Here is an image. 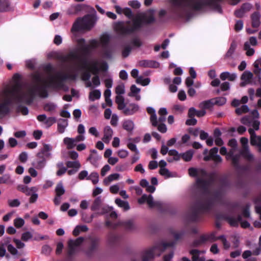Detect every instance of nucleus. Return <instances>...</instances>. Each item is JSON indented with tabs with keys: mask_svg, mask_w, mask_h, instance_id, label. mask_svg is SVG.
I'll return each instance as SVG.
<instances>
[{
	"mask_svg": "<svg viewBox=\"0 0 261 261\" xmlns=\"http://www.w3.org/2000/svg\"><path fill=\"white\" fill-rule=\"evenodd\" d=\"M38 191V188L36 187H32L31 191L30 192V197L29 198V202L30 203H34L36 202L38 198V194L37 192Z\"/></svg>",
	"mask_w": 261,
	"mask_h": 261,
	"instance_id": "30",
	"label": "nucleus"
},
{
	"mask_svg": "<svg viewBox=\"0 0 261 261\" xmlns=\"http://www.w3.org/2000/svg\"><path fill=\"white\" fill-rule=\"evenodd\" d=\"M20 201L18 199H9L8 204L11 207H17L20 205Z\"/></svg>",
	"mask_w": 261,
	"mask_h": 261,
	"instance_id": "60",
	"label": "nucleus"
},
{
	"mask_svg": "<svg viewBox=\"0 0 261 261\" xmlns=\"http://www.w3.org/2000/svg\"><path fill=\"white\" fill-rule=\"evenodd\" d=\"M86 7L89 8L90 9L92 12H93L94 13H96V11L93 7L87 6L84 4H78V5H76L74 7V10L76 12H78L82 11Z\"/></svg>",
	"mask_w": 261,
	"mask_h": 261,
	"instance_id": "61",
	"label": "nucleus"
},
{
	"mask_svg": "<svg viewBox=\"0 0 261 261\" xmlns=\"http://www.w3.org/2000/svg\"><path fill=\"white\" fill-rule=\"evenodd\" d=\"M17 190L25 194L26 195H30L31 187L29 188L24 185L19 184L17 186Z\"/></svg>",
	"mask_w": 261,
	"mask_h": 261,
	"instance_id": "46",
	"label": "nucleus"
},
{
	"mask_svg": "<svg viewBox=\"0 0 261 261\" xmlns=\"http://www.w3.org/2000/svg\"><path fill=\"white\" fill-rule=\"evenodd\" d=\"M37 119L44 125L46 127H50L56 121L55 117L50 116V115H38Z\"/></svg>",
	"mask_w": 261,
	"mask_h": 261,
	"instance_id": "15",
	"label": "nucleus"
},
{
	"mask_svg": "<svg viewBox=\"0 0 261 261\" xmlns=\"http://www.w3.org/2000/svg\"><path fill=\"white\" fill-rule=\"evenodd\" d=\"M115 203L118 206L122 208L124 211H127L130 208L128 202L122 200L120 198H116L115 199Z\"/></svg>",
	"mask_w": 261,
	"mask_h": 261,
	"instance_id": "35",
	"label": "nucleus"
},
{
	"mask_svg": "<svg viewBox=\"0 0 261 261\" xmlns=\"http://www.w3.org/2000/svg\"><path fill=\"white\" fill-rule=\"evenodd\" d=\"M146 202L150 208L157 207L160 209L163 207V203L161 201H154L153 197L151 195H147L143 194L142 197L138 199L139 204H143Z\"/></svg>",
	"mask_w": 261,
	"mask_h": 261,
	"instance_id": "11",
	"label": "nucleus"
},
{
	"mask_svg": "<svg viewBox=\"0 0 261 261\" xmlns=\"http://www.w3.org/2000/svg\"><path fill=\"white\" fill-rule=\"evenodd\" d=\"M21 86L19 83H16L11 89L5 91V99L3 102L9 108L13 102H19L22 100L21 94Z\"/></svg>",
	"mask_w": 261,
	"mask_h": 261,
	"instance_id": "7",
	"label": "nucleus"
},
{
	"mask_svg": "<svg viewBox=\"0 0 261 261\" xmlns=\"http://www.w3.org/2000/svg\"><path fill=\"white\" fill-rule=\"evenodd\" d=\"M240 141L242 145V149L240 150L241 154L248 161L251 162L253 161L254 156L250 152L248 145V139L245 137H242L241 138Z\"/></svg>",
	"mask_w": 261,
	"mask_h": 261,
	"instance_id": "13",
	"label": "nucleus"
},
{
	"mask_svg": "<svg viewBox=\"0 0 261 261\" xmlns=\"http://www.w3.org/2000/svg\"><path fill=\"white\" fill-rule=\"evenodd\" d=\"M119 176L120 174L118 173L111 174L103 180V183L108 185L112 181L118 179Z\"/></svg>",
	"mask_w": 261,
	"mask_h": 261,
	"instance_id": "41",
	"label": "nucleus"
},
{
	"mask_svg": "<svg viewBox=\"0 0 261 261\" xmlns=\"http://www.w3.org/2000/svg\"><path fill=\"white\" fill-rule=\"evenodd\" d=\"M236 48V44H235V43H234V42L231 43L229 49L228 50V51H227V53L225 55V57L226 58L230 57L231 56V55L233 54Z\"/></svg>",
	"mask_w": 261,
	"mask_h": 261,
	"instance_id": "64",
	"label": "nucleus"
},
{
	"mask_svg": "<svg viewBox=\"0 0 261 261\" xmlns=\"http://www.w3.org/2000/svg\"><path fill=\"white\" fill-rule=\"evenodd\" d=\"M46 164V159L43 156H37L36 159L32 163L34 167L38 170L43 169Z\"/></svg>",
	"mask_w": 261,
	"mask_h": 261,
	"instance_id": "19",
	"label": "nucleus"
},
{
	"mask_svg": "<svg viewBox=\"0 0 261 261\" xmlns=\"http://www.w3.org/2000/svg\"><path fill=\"white\" fill-rule=\"evenodd\" d=\"M193 154L194 151L192 149H190L184 153H180V158L186 162H189L192 159Z\"/></svg>",
	"mask_w": 261,
	"mask_h": 261,
	"instance_id": "40",
	"label": "nucleus"
},
{
	"mask_svg": "<svg viewBox=\"0 0 261 261\" xmlns=\"http://www.w3.org/2000/svg\"><path fill=\"white\" fill-rule=\"evenodd\" d=\"M85 240L84 237H79L75 240L71 239L68 242V255L71 257L78 251L79 247L83 243Z\"/></svg>",
	"mask_w": 261,
	"mask_h": 261,
	"instance_id": "12",
	"label": "nucleus"
},
{
	"mask_svg": "<svg viewBox=\"0 0 261 261\" xmlns=\"http://www.w3.org/2000/svg\"><path fill=\"white\" fill-rule=\"evenodd\" d=\"M101 159V156L99 155L98 154H90L88 158V161H89L92 165H93L95 167H97L98 166V161Z\"/></svg>",
	"mask_w": 261,
	"mask_h": 261,
	"instance_id": "34",
	"label": "nucleus"
},
{
	"mask_svg": "<svg viewBox=\"0 0 261 261\" xmlns=\"http://www.w3.org/2000/svg\"><path fill=\"white\" fill-rule=\"evenodd\" d=\"M98 62L97 61L93 62L90 67L89 68V71L91 72L94 75H98L100 69L98 67Z\"/></svg>",
	"mask_w": 261,
	"mask_h": 261,
	"instance_id": "43",
	"label": "nucleus"
},
{
	"mask_svg": "<svg viewBox=\"0 0 261 261\" xmlns=\"http://www.w3.org/2000/svg\"><path fill=\"white\" fill-rule=\"evenodd\" d=\"M206 242L205 237L204 235L201 236L198 239H196L193 243V246L197 247L200 246Z\"/></svg>",
	"mask_w": 261,
	"mask_h": 261,
	"instance_id": "57",
	"label": "nucleus"
},
{
	"mask_svg": "<svg viewBox=\"0 0 261 261\" xmlns=\"http://www.w3.org/2000/svg\"><path fill=\"white\" fill-rule=\"evenodd\" d=\"M205 251H199L197 249H192L190 253L192 256L193 261H204V258L203 256H200V253H204Z\"/></svg>",
	"mask_w": 261,
	"mask_h": 261,
	"instance_id": "27",
	"label": "nucleus"
},
{
	"mask_svg": "<svg viewBox=\"0 0 261 261\" xmlns=\"http://www.w3.org/2000/svg\"><path fill=\"white\" fill-rule=\"evenodd\" d=\"M110 40V36L108 34H104L100 37V41L103 48L107 47Z\"/></svg>",
	"mask_w": 261,
	"mask_h": 261,
	"instance_id": "58",
	"label": "nucleus"
},
{
	"mask_svg": "<svg viewBox=\"0 0 261 261\" xmlns=\"http://www.w3.org/2000/svg\"><path fill=\"white\" fill-rule=\"evenodd\" d=\"M103 200L101 196L97 197L94 200L92 205L91 206L92 211H97L100 209L102 206Z\"/></svg>",
	"mask_w": 261,
	"mask_h": 261,
	"instance_id": "33",
	"label": "nucleus"
},
{
	"mask_svg": "<svg viewBox=\"0 0 261 261\" xmlns=\"http://www.w3.org/2000/svg\"><path fill=\"white\" fill-rule=\"evenodd\" d=\"M166 115H160L159 118L157 117V115H151L150 121L153 126H156L158 124H163L166 119Z\"/></svg>",
	"mask_w": 261,
	"mask_h": 261,
	"instance_id": "26",
	"label": "nucleus"
},
{
	"mask_svg": "<svg viewBox=\"0 0 261 261\" xmlns=\"http://www.w3.org/2000/svg\"><path fill=\"white\" fill-rule=\"evenodd\" d=\"M115 102L118 105L119 110H124L126 107L124 102V98L121 95H117L115 98Z\"/></svg>",
	"mask_w": 261,
	"mask_h": 261,
	"instance_id": "36",
	"label": "nucleus"
},
{
	"mask_svg": "<svg viewBox=\"0 0 261 261\" xmlns=\"http://www.w3.org/2000/svg\"><path fill=\"white\" fill-rule=\"evenodd\" d=\"M63 142L68 149H72L76 145L73 138L66 137L64 139Z\"/></svg>",
	"mask_w": 261,
	"mask_h": 261,
	"instance_id": "42",
	"label": "nucleus"
},
{
	"mask_svg": "<svg viewBox=\"0 0 261 261\" xmlns=\"http://www.w3.org/2000/svg\"><path fill=\"white\" fill-rule=\"evenodd\" d=\"M76 78V75L75 74H63L58 72L56 76L50 77L48 86H61L62 82L66 80H75Z\"/></svg>",
	"mask_w": 261,
	"mask_h": 261,
	"instance_id": "9",
	"label": "nucleus"
},
{
	"mask_svg": "<svg viewBox=\"0 0 261 261\" xmlns=\"http://www.w3.org/2000/svg\"><path fill=\"white\" fill-rule=\"evenodd\" d=\"M160 173L166 178L175 176V175H174L168 169L166 168H161L160 170Z\"/></svg>",
	"mask_w": 261,
	"mask_h": 261,
	"instance_id": "53",
	"label": "nucleus"
},
{
	"mask_svg": "<svg viewBox=\"0 0 261 261\" xmlns=\"http://www.w3.org/2000/svg\"><path fill=\"white\" fill-rule=\"evenodd\" d=\"M139 106L137 105L130 103L126 106L124 109V113L125 114L136 113L139 111Z\"/></svg>",
	"mask_w": 261,
	"mask_h": 261,
	"instance_id": "29",
	"label": "nucleus"
},
{
	"mask_svg": "<svg viewBox=\"0 0 261 261\" xmlns=\"http://www.w3.org/2000/svg\"><path fill=\"white\" fill-rule=\"evenodd\" d=\"M204 236L205 237L206 242H213L220 239V238H218V237L216 236L215 232L204 234Z\"/></svg>",
	"mask_w": 261,
	"mask_h": 261,
	"instance_id": "56",
	"label": "nucleus"
},
{
	"mask_svg": "<svg viewBox=\"0 0 261 261\" xmlns=\"http://www.w3.org/2000/svg\"><path fill=\"white\" fill-rule=\"evenodd\" d=\"M86 179L91 180L94 185L96 184L99 181V175L97 172H93L87 176Z\"/></svg>",
	"mask_w": 261,
	"mask_h": 261,
	"instance_id": "47",
	"label": "nucleus"
},
{
	"mask_svg": "<svg viewBox=\"0 0 261 261\" xmlns=\"http://www.w3.org/2000/svg\"><path fill=\"white\" fill-rule=\"evenodd\" d=\"M189 174L191 176L196 177V189L202 196L200 200L196 201L191 206L189 214L190 220L196 222L199 220L200 214L209 212L215 203L223 199L226 186L215 190L214 176L202 169L190 168Z\"/></svg>",
	"mask_w": 261,
	"mask_h": 261,
	"instance_id": "1",
	"label": "nucleus"
},
{
	"mask_svg": "<svg viewBox=\"0 0 261 261\" xmlns=\"http://www.w3.org/2000/svg\"><path fill=\"white\" fill-rule=\"evenodd\" d=\"M223 0H170L171 12L176 18L190 19L192 16L190 11L186 9L189 8L195 11H199L206 6H209L219 13H221L222 10L219 2Z\"/></svg>",
	"mask_w": 261,
	"mask_h": 261,
	"instance_id": "2",
	"label": "nucleus"
},
{
	"mask_svg": "<svg viewBox=\"0 0 261 261\" xmlns=\"http://www.w3.org/2000/svg\"><path fill=\"white\" fill-rule=\"evenodd\" d=\"M10 6L8 0H0V12L8 11Z\"/></svg>",
	"mask_w": 261,
	"mask_h": 261,
	"instance_id": "50",
	"label": "nucleus"
},
{
	"mask_svg": "<svg viewBox=\"0 0 261 261\" xmlns=\"http://www.w3.org/2000/svg\"><path fill=\"white\" fill-rule=\"evenodd\" d=\"M119 239V236L112 232L107 236V242L110 245H115L118 242Z\"/></svg>",
	"mask_w": 261,
	"mask_h": 261,
	"instance_id": "31",
	"label": "nucleus"
},
{
	"mask_svg": "<svg viewBox=\"0 0 261 261\" xmlns=\"http://www.w3.org/2000/svg\"><path fill=\"white\" fill-rule=\"evenodd\" d=\"M53 147L51 145L48 144H44L43 148L41 149L40 151L37 153V156H43L45 159L50 158L51 151Z\"/></svg>",
	"mask_w": 261,
	"mask_h": 261,
	"instance_id": "21",
	"label": "nucleus"
},
{
	"mask_svg": "<svg viewBox=\"0 0 261 261\" xmlns=\"http://www.w3.org/2000/svg\"><path fill=\"white\" fill-rule=\"evenodd\" d=\"M140 66L144 68H158L159 67V63L155 61L149 60H143L139 62Z\"/></svg>",
	"mask_w": 261,
	"mask_h": 261,
	"instance_id": "23",
	"label": "nucleus"
},
{
	"mask_svg": "<svg viewBox=\"0 0 261 261\" xmlns=\"http://www.w3.org/2000/svg\"><path fill=\"white\" fill-rule=\"evenodd\" d=\"M253 77V74L252 72L249 71H244L241 76V80L244 81L247 83H250L251 80Z\"/></svg>",
	"mask_w": 261,
	"mask_h": 261,
	"instance_id": "38",
	"label": "nucleus"
},
{
	"mask_svg": "<svg viewBox=\"0 0 261 261\" xmlns=\"http://www.w3.org/2000/svg\"><path fill=\"white\" fill-rule=\"evenodd\" d=\"M214 106L217 105L221 106L224 105L226 102V99L224 97H217L212 98Z\"/></svg>",
	"mask_w": 261,
	"mask_h": 261,
	"instance_id": "48",
	"label": "nucleus"
},
{
	"mask_svg": "<svg viewBox=\"0 0 261 261\" xmlns=\"http://www.w3.org/2000/svg\"><path fill=\"white\" fill-rule=\"evenodd\" d=\"M77 44L81 46V51L84 57L88 56L90 54V48L89 45H85V40L84 38L79 39L77 40Z\"/></svg>",
	"mask_w": 261,
	"mask_h": 261,
	"instance_id": "20",
	"label": "nucleus"
},
{
	"mask_svg": "<svg viewBox=\"0 0 261 261\" xmlns=\"http://www.w3.org/2000/svg\"><path fill=\"white\" fill-rule=\"evenodd\" d=\"M113 130L109 126H107L104 128V136L102 139L106 143H109L113 136Z\"/></svg>",
	"mask_w": 261,
	"mask_h": 261,
	"instance_id": "25",
	"label": "nucleus"
},
{
	"mask_svg": "<svg viewBox=\"0 0 261 261\" xmlns=\"http://www.w3.org/2000/svg\"><path fill=\"white\" fill-rule=\"evenodd\" d=\"M244 49L246 50V54L247 56H252L255 52L254 49L250 47V44L248 42L244 43Z\"/></svg>",
	"mask_w": 261,
	"mask_h": 261,
	"instance_id": "55",
	"label": "nucleus"
},
{
	"mask_svg": "<svg viewBox=\"0 0 261 261\" xmlns=\"http://www.w3.org/2000/svg\"><path fill=\"white\" fill-rule=\"evenodd\" d=\"M220 78L222 81L228 79L230 81H234L237 78V75L235 73H230L229 72L226 71L222 72L220 75Z\"/></svg>",
	"mask_w": 261,
	"mask_h": 261,
	"instance_id": "32",
	"label": "nucleus"
},
{
	"mask_svg": "<svg viewBox=\"0 0 261 261\" xmlns=\"http://www.w3.org/2000/svg\"><path fill=\"white\" fill-rule=\"evenodd\" d=\"M217 218L218 219L226 220L231 226H238L239 223L241 224V227L246 228L249 227L250 225L247 221H242L241 215H238L237 217L229 216L226 215H217Z\"/></svg>",
	"mask_w": 261,
	"mask_h": 261,
	"instance_id": "8",
	"label": "nucleus"
},
{
	"mask_svg": "<svg viewBox=\"0 0 261 261\" xmlns=\"http://www.w3.org/2000/svg\"><path fill=\"white\" fill-rule=\"evenodd\" d=\"M14 181L11 179V176L9 174H6L2 177H0V184H13Z\"/></svg>",
	"mask_w": 261,
	"mask_h": 261,
	"instance_id": "52",
	"label": "nucleus"
},
{
	"mask_svg": "<svg viewBox=\"0 0 261 261\" xmlns=\"http://www.w3.org/2000/svg\"><path fill=\"white\" fill-rule=\"evenodd\" d=\"M158 249V247H153L146 250L143 256V261H150L156 255V251Z\"/></svg>",
	"mask_w": 261,
	"mask_h": 261,
	"instance_id": "22",
	"label": "nucleus"
},
{
	"mask_svg": "<svg viewBox=\"0 0 261 261\" xmlns=\"http://www.w3.org/2000/svg\"><path fill=\"white\" fill-rule=\"evenodd\" d=\"M185 108L181 105H175L172 108V113H183L185 112Z\"/></svg>",
	"mask_w": 261,
	"mask_h": 261,
	"instance_id": "63",
	"label": "nucleus"
},
{
	"mask_svg": "<svg viewBox=\"0 0 261 261\" xmlns=\"http://www.w3.org/2000/svg\"><path fill=\"white\" fill-rule=\"evenodd\" d=\"M168 154L173 157V160L174 161H179L180 159V154L175 149L169 150Z\"/></svg>",
	"mask_w": 261,
	"mask_h": 261,
	"instance_id": "62",
	"label": "nucleus"
},
{
	"mask_svg": "<svg viewBox=\"0 0 261 261\" xmlns=\"http://www.w3.org/2000/svg\"><path fill=\"white\" fill-rule=\"evenodd\" d=\"M234 152L235 151H233L232 150H229L227 154V159H231L233 166L236 168L239 169L240 167L239 164L240 159V156L242 155L241 154L240 152L239 154H234Z\"/></svg>",
	"mask_w": 261,
	"mask_h": 261,
	"instance_id": "17",
	"label": "nucleus"
},
{
	"mask_svg": "<svg viewBox=\"0 0 261 261\" xmlns=\"http://www.w3.org/2000/svg\"><path fill=\"white\" fill-rule=\"evenodd\" d=\"M123 127L127 131H132L134 127V122L130 120H127L124 121Z\"/></svg>",
	"mask_w": 261,
	"mask_h": 261,
	"instance_id": "51",
	"label": "nucleus"
},
{
	"mask_svg": "<svg viewBox=\"0 0 261 261\" xmlns=\"http://www.w3.org/2000/svg\"><path fill=\"white\" fill-rule=\"evenodd\" d=\"M214 106V105L212 98L200 102L199 105V107L200 109V114H205L206 110L211 111L213 109Z\"/></svg>",
	"mask_w": 261,
	"mask_h": 261,
	"instance_id": "18",
	"label": "nucleus"
},
{
	"mask_svg": "<svg viewBox=\"0 0 261 261\" xmlns=\"http://www.w3.org/2000/svg\"><path fill=\"white\" fill-rule=\"evenodd\" d=\"M251 26L253 28H258L260 25V14L259 12L255 11L251 16Z\"/></svg>",
	"mask_w": 261,
	"mask_h": 261,
	"instance_id": "24",
	"label": "nucleus"
},
{
	"mask_svg": "<svg viewBox=\"0 0 261 261\" xmlns=\"http://www.w3.org/2000/svg\"><path fill=\"white\" fill-rule=\"evenodd\" d=\"M32 79L36 84L30 91L32 95L38 93L41 97H47L48 92L46 88L55 87V86H48L49 80L46 81L44 80L39 73L33 74Z\"/></svg>",
	"mask_w": 261,
	"mask_h": 261,
	"instance_id": "5",
	"label": "nucleus"
},
{
	"mask_svg": "<svg viewBox=\"0 0 261 261\" xmlns=\"http://www.w3.org/2000/svg\"><path fill=\"white\" fill-rule=\"evenodd\" d=\"M241 104L239 100L234 99L231 102V106L236 108L235 112L237 114H241L242 113H246L249 111V108L246 105H242L241 107H238Z\"/></svg>",
	"mask_w": 261,
	"mask_h": 261,
	"instance_id": "16",
	"label": "nucleus"
},
{
	"mask_svg": "<svg viewBox=\"0 0 261 261\" xmlns=\"http://www.w3.org/2000/svg\"><path fill=\"white\" fill-rule=\"evenodd\" d=\"M57 123L58 132L61 134L64 133L68 124L67 119L65 118L60 119Z\"/></svg>",
	"mask_w": 261,
	"mask_h": 261,
	"instance_id": "28",
	"label": "nucleus"
},
{
	"mask_svg": "<svg viewBox=\"0 0 261 261\" xmlns=\"http://www.w3.org/2000/svg\"><path fill=\"white\" fill-rule=\"evenodd\" d=\"M155 21L152 14L148 16L143 14L138 15L133 21H118L115 22L114 28L116 32L120 35L126 36L134 33L142 27L143 23L150 24Z\"/></svg>",
	"mask_w": 261,
	"mask_h": 261,
	"instance_id": "3",
	"label": "nucleus"
},
{
	"mask_svg": "<svg viewBox=\"0 0 261 261\" xmlns=\"http://www.w3.org/2000/svg\"><path fill=\"white\" fill-rule=\"evenodd\" d=\"M259 116L245 115L242 118L241 122L245 125L253 127V128H250L248 129V132L250 135V143L252 145L256 146L258 152H261V137L257 136L254 132V129L258 130L259 129Z\"/></svg>",
	"mask_w": 261,
	"mask_h": 261,
	"instance_id": "4",
	"label": "nucleus"
},
{
	"mask_svg": "<svg viewBox=\"0 0 261 261\" xmlns=\"http://www.w3.org/2000/svg\"><path fill=\"white\" fill-rule=\"evenodd\" d=\"M95 14H87L82 18H78L73 23L71 31L72 32H79L82 30H90L93 27L96 21Z\"/></svg>",
	"mask_w": 261,
	"mask_h": 261,
	"instance_id": "6",
	"label": "nucleus"
},
{
	"mask_svg": "<svg viewBox=\"0 0 261 261\" xmlns=\"http://www.w3.org/2000/svg\"><path fill=\"white\" fill-rule=\"evenodd\" d=\"M80 59V56L74 52H70L66 56H63L62 58V60L64 62H67L70 60H79Z\"/></svg>",
	"mask_w": 261,
	"mask_h": 261,
	"instance_id": "37",
	"label": "nucleus"
},
{
	"mask_svg": "<svg viewBox=\"0 0 261 261\" xmlns=\"http://www.w3.org/2000/svg\"><path fill=\"white\" fill-rule=\"evenodd\" d=\"M88 239L89 240L90 246L86 251V254L90 256L98 248L100 239L96 237L89 236Z\"/></svg>",
	"mask_w": 261,
	"mask_h": 261,
	"instance_id": "14",
	"label": "nucleus"
},
{
	"mask_svg": "<svg viewBox=\"0 0 261 261\" xmlns=\"http://www.w3.org/2000/svg\"><path fill=\"white\" fill-rule=\"evenodd\" d=\"M218 148L215 147L212 148L210 151L207 149H205L203 151L204 158L205 161L213 160L215 163L218 164L222 162V158L218 154Z\"/></svg>",
	"mask_w": 261,
	"mask_h": 261,
	"instance_id": "10",
	"label": "nucleus"
},
{
	"mask_svg": "<svg viewBox=\"0 0 261 261\" xmlns=\"http://www.w3.org/2000/svg\"><path fill=\"white\" fill-rule=\"evenodd\" d=\"M101 92L99 90H94L89 93V98L91 101H94L96 99L100 98Z\"/></svg>",
	"mask_w": 261,
	"mask_h": 261,
	"instance_id": "44",
	"label": "nucleus"
},
{
	"mask_svg": "<svg viewBox=\"0 0 261 261\" xmlns=\"http://www.w3.org/2000/svg\"><path fill=\"white\" fill-rule=\"evenodd\" d=\"M55 192L58 196H61L65 193V190L62 182H60L57 185Z\"/></svg>",
	"mask_w": 261,
	"mask_h": 261,
	"instance_id": "45",
	"label": "nucleus"
},
{
	"mask_svg": "<svg viewBox=\"0 0 261 261\" xmlns=\"http://www.w3.org/2000/svg\"><path fill=\"white\" fill-rule=\"evenodd\" d=\"M122 226L126 229L132 230L134 228V224L133 220H128L126 221H120L118 222V226Z\"/></svg>",
	"mask_w": 261,
	"mask_h": 261,
	"instance_id": "39",
	"label": "nucleus"
},
{
	"mask_svg": "<svg viewBox=\"0 0 261 261\" xmlns=\"http://www.w3.org/2000/svg\"><path fill=\"white\" fill-rule=\"evenodd\" d=\"M24 224L25 221L24 219L20 217H17L14 220V225L17 228H21Z\"/></svg>",
	"mask_w": 261,
	"mask_h": 261,
	"instance_id": "59",
	"label": "nucleus"
},
{
	"mask_svg": "<svg viewBox=\"0 0 261 261\" xmlns=\"http://www.w3.org/2000/svg\"><path fill=\"white\" fill-rule=\"evenodd\" d=\"M126 145L127 148L131 150L132 151H134L136 154H139V151L138 149L136 144L133 142H130L128 140L126 141Z\"/></svg>",
	"mask_w": 261,
	"mask_h": 261,
	"instance_id": "54",
	"label": "nucleus"
},
{
	"mask_svg": "<svg viewBox=\"0 0 261 261\" xmlns=\"http://www.w3.org/2000/svg\"><path fill=\"white\" fill-rule=\"evenodd\" d=\"M66 166L68 168H73L76 170H79L81 167L80 163L77 160L68 161L66 163Z\"/></svg>",
	"mask_w": 261,
	"mask_h": 261,
	"instance_id": "49",
	"label": "nucleus"
}]
</instances>
